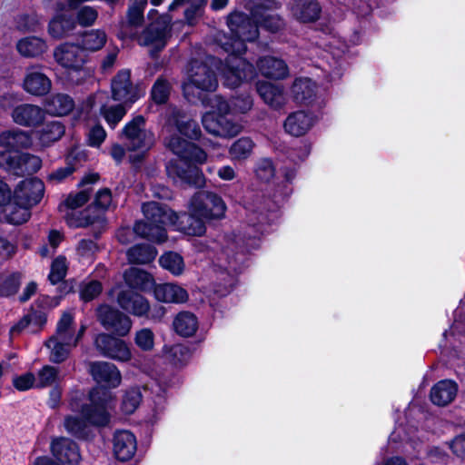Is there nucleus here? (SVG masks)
Segmentation results:
<instances>
[{
    "label": "nucleus",
    "instance_id": "19",
    "mask_svg": "<svg viewBox=\"0 0 465 465\" xmlns=\"http://www.w3.org/2000/svg\"><path fill=\"white\" fill-rule=\"evenodd\" d=\"M90 374L100 386L107 388H116L122 381V376L118 368L111 362L94 361L90 364Z\"/></svg>",
    "mask_w": 465,
    "mask_h": 465
},
{
    "label": "nucleus",
    "instance_id": "59",
    "mask_svg": "<svg viewBox=\"0 0 465 465\" xmlns=\"http://www.w3.org/2000/svg\"><path fill=\"white\" fill-rule=\"evenodd\" d=\"M98 13L96 9L91 6H84L77 12V21L83 26L92 25L97 19Z\"/></svg>",
    "mask_w": 465,
    "mask_h": 465
},
{
    "label": "nucleus",
    "instance_id": "62",
    "mask_svg": "<svg viewBox=\"0 0 465 465\" xmlns=\"http://www.w3.org/2000/svg\"><path fill=\"white\" fill-rule=\"evenodd\" d=\"M26 316H29L31 319L33 328L30 331L33 333L39 331L46 324L47 316L46 313L42 311H36L32 308L31 312H28Z\"/></svg>",
    "mask_w": 465,
    "mask_h": 465
},
{
    "label": "nucleus",
    "instance_id": "20",
    "mask_svg": "<svg viewBox=\"0 0 465 465\" xmlns=\"http://www.w3.org/2000/svg\"><path fill=\"white\" fill-rule=\"evenodd\" d=\"M54 57L60 65L73 71L82 70L85 63L82 47L75 45H60L54 49Z\"/></svg>",
    "mask_w": 465,
    "mask_h": 465
},
{
    "label": "nucleus",
    "instance_id": "52",
    "mask_svg": "<svg viewBox=\"0 0 465 465\" xmlns=\"http://www.w3.org/2000/svg\"><path fill=\"white\" fill-rule=\"evenodd\" d=\"M255 175L263 183H269L275 175V166L270 158H262L255 164Z\"/></svg>",
    "mask_w": 465,
    "mask_h": 465
},
{
    "label": "nucleus",
    "instance_id": "11",
    "mask_svg": "<svg viewBox=\"0 0 465 465\" xmlns=\"http://www.w3.org/2000/svg\"><path fill=\"white\" fill-rule=\"evenodd\" d=\"M96 318L107 331L119 337L126 336L132 327L130 318L118 309L107 304H100L96 308Z\"/></svg>",
    "mask_w": 465,
    "mask_h": 465
},
{
    "label": "nucleus",
    "instance_id": "8",
    "mask_svg": "<svg viewBox=\"0 0 465 465\" xmlns=\"http://www.w3.org/2000/svg\"><path fill=\"white\" fill-rule=\"evenodd\" d=\"M0 167L15 175L33 174L42 167V160L37 155L18 150L1 152Z\"/></svg>",
    "mask_w": 465,
    "mask_h": 465
},
{
    "label": "nucleus",
    "instance_id": "32",
    "mask_svg": "<svg viewBox=\"0 0 465 465\" xmlns=\"http://www.w3.org/2000/svg\"><path fill=\"white\" fill-rule=\"evenodd\" d=\"M154 298L165 303H183L188 300V292L183 287L174 283L154 284Z\"/></svg>",
    "mask_w": 465,
    "mask_h": 465
},
{
    "label": "nucleus",
    "instance_id": "49",
    "mask_svg": "<svg viewBox=\"0 0 465 465\" xmlns=\"http://www.w3.org/2000/svg\"><path fill=\"white\" fill-rule=\"evenodd\" d=\"M66 258L63 255L57 256L51 264L48 274V281L52 285H56L64 280L67 273Z\"/></svg>",
    "mask_w": 465,
    "mask_h": 465
},
{
    "label": "nucleus",
    "instance_id": "33",
    "mask_svg": "<svg viewBox=\"0 0 465 465\" xmlns=\"http://www.w3.org/2000/svg\"><path fill=\"white\" fill-rule=\"evenodd\" d=\"M45 109L51 116H66L74 112V99L65 94H57L45 100Z\"/></svg>",
    "mask_w": 465,
    "mask_h": 465
},
{
    "label": "nucleus",
    "instance_id": "43",
    "mask_svg": "<svg viewBox=\"0 0 465 465\" xmlns=\"http://www.w3.org/2000/svg\"><path fill=\"white\" fill-rule=\"evenodd\" d=\"M158 262L162 268L173 275H180L184 270L183 256L173 251L165 252L160 256Z\"/></svg>",
    "mask_w": 465,
    "mask_h": 465
},
{
    "label": "nucleus",
    "instance_id": "63",
    "mask_svg": "<svg viewBox=\"0 0 465 465\" xmlns=\"http://www.w3.org/2000/svg\"><path fill=\"white\" fill-rule=\"evenodd\" d=\"M106 137V132L100 124L92 127L89 133V145L92 147H99Z\"/></svg>",
    "mask_w": 465,
    "mask_h": 465
},
{
    "label": "nucleus",
    "instance_id": "2",
    "mask_svg": "<svg viewBox=\"0 0 465 465\" xmlns=\"http://www.w3.org/2000/svg\"><path fill=\"white\" fill-rule=\"evenodd\" d=\"M167 147L178 156L165 164L168 177L183 187H203L205 177L199 165L206 162V152L195 143L179 135H172Z\"/></svg>",
    "mask_w": 465,
    "mask_h": 465
},
{
    "label": "nucleus",
    "instance_id": "21",
    "mask_svg": "<svg viewBox=\"0 0 465 465\" xmlns=\"http://www.w3.org/2000/svg\"><path fill=\"white\" fill-rule=\"evenodd\" d=\"M318 94L317 83L309 77H297L291 86L293 101L301 105L312 106L316 101Z\"/></svg>",
    "mask_w": 465,
    "mask_h": 465
},
{
    "label": "nucleus",
    "instance_id": "60",
    "mask_svg": "<svg viewBox=\"0 0 465 465\" xmlns=\"http://www.w3.org/2000/svg\"><path fill=\"white\" fill-rule=\"evenodd\" d=\"M35 381L34 373L28 371L22 375L15 376L13 378V386L19 391H25L34 386Z\"/></svg>",
    "mask_w": 465,
    "mask_h": 465
},
{
    "label": "nucleus",
    "instance_id": "50",
    "mask_svg": "<svg viewBox=\"0 0 465 465\" xmlns=\"http://www.w3.org/2000/svg\"><path fill=\"white\" fill-rule=\"evenodd\" d=\"M21 285V273L12 272L0 282V297H11L17 293Z\"/></svg>",
    "mask_w": 465,
    "mask_h": 465
},
{
    "label": "nucleus",
    "instance_id": "51",
    "mask_svg": "<svg viewBox=\"0 0 465 465\" xmlns=\"http://www.w3.org/2000/svg\"><path fill=\"white\" fill-rule=\"evenodd\" d=\"M112 203V191L107 188L98 190L94 195V202L89 206L95 212L104 216V213L108 210Z\"/></svg>",
    "mask_w": 465,
    "mask_h": 465
},
{
    "label": "nucleus",
    "instance_id": "7",
    "mask_svg": "<svg viewBox=\"0 0 465 465\" xmlns=\"http://www.w3.org/2000/svg\"><path fill=\"white\" fill-rule=\"evenodd\" d=\"M112 392L107 388L97 386L89 392V403L81 406V415L94 427H104L110 422L108 404Z\"/></svg>",
    "mask_w": 465,
    "mask_h": 465
},
{
    "label": "nucleus",
    "instance_id": "34",
    "mask_svg": "<svg viewBox=\"0 0 465 465\" xmlns=\"http://www.w3.org/2000/svg\"><path fill=\"white\" fill-rule=\"evenodd\" d=\"M256 88L262 100L271 107L277 109L285 104L282 85L262 81L257 83Z\"/></svg>",
    "mask_w": 465,
    "mask_h": 465
},
{
    "label": "nucleus",
    "instance_id": "42",
    "mask_svg": "<svg viewBox=\"0 0 465 465\" xmlns=\"http://www.w3.org/2000/svg\"><path fill=\"white\" fill-rule=\"evenodd\" d=\"M10 211L5 214V221L9 224L21 225L31 217V207L22 204L20 201H12Z\"/></svg>",
    "mask_w": 465,
    "mask_h": 465
},
{
    "label": "nucleus",
    "instance_id": "14",
    "mask_svg": "<svg viewBox=\"0 0 465 465\" xmlns=\"http://www.w3.org/2000/svg\"><path fill=\"white\" fill-rule=\"evenodd\" d=\"M210 108L206 111L205 116H224L228 114H245L252 106V100L249 95L234 98L230 105L223 97L212 95L208 99Z\"/></svg>",
    "mask_w": 465,
    "mask_h": 465
},
{
    "label": "nucleus",
    "instance_id": "24",
    "mask_svg": "<svg viewBox=\"0 0 465 465\" xmlns=\"http://www.w3.org/2000/svg\"><path fill=\"white\" fill-rule=\"evenodd\" d=\"M104 222V216L95 213L89 205L85 209L72 215L67 221L68 224L74 228H86L92 226L89 234L92 235L94 240L100 239L103 230L94 225L97 223Z\"/></svg>",
    "mask_w": 465,
    "mask_h": 465
},
{
    "label": "nucleus",
    "instance_id": "6",
    "mask_svg": "<svg viewBox=\"0 0 465 465\" xmlns=\"http://www.w3.org/2000/svg\"><path fill=\"white\" fill-rule=\"evenodd\" d=\"M111 89L113 98L122 104L109 108L102 107L104 116H124L126 114L125 106L134 103L142 94L140 89L133 84L129 69H122L113 77Z\"/></svg>",
    "mask_w": 465,
    "mask_h": 465
},
{
    "label": "nucleus",
    "instance_id": "37",
    "mask_svg": "<svg viewBox=\"0 0 465 465\" xmlns=\"http://www.w3.org/2000/svg\"><path fill=\"white\" fill-rule=\"evenodd\" d=\"M198 319L191 312H180L173 322L174 331L181 337L188 338L195 334L198 330Z\"/></svg>",
    "mask_w": 465,
    "mask_h": 465
},
{
    "label": "nucleus",
    "instance_id": "9",
    "mask_svg": "<svg viewBox=\"0 0 465 465\" xmlns=\"http://www.w3.org/2000/svg\"><path fill=\"white\" fill-rule=\"evenodd\" d=\"M191 207L207 222L222 220L225 216L227 206L223 197L211 191L196 193L191 201Z\"/></svg>",
    "mask_w": 465,
    "mask_h": 465
},
{
    "label": "nucleus",
    "instance_id": "10",
    "mask_svg": "<svg viewBox=\"0 0 465 465\" xmlns=\"http://www.w3.org/2000/svg\"><path fill=\"white\" fill-rule=\"evenodd\" d=\"M45 118H13L14 122L23 126H36L35 138L44 147H49L59 141L65 133V126L58 121L43 124Z\"/></svg>",
    "mask_w": 465,
    "mask_h": 465
},
{
    "label": "nucleus",
    "instance_id": "55",
    "mask_svg": "<svg viewBox=\"0 0 465 465\" xmlns=\"http://www.w3.org/2000/svg\"><path fill=\"white\" fill-rule=\"evenodd\" d=\"M134 342L143 351H149L154 345V334L151 329L143 328L135 333Z\"/></svg>",
    "mask_w": 465,
    "mask_h": 465
},
{
    "label": "nucleus",
    "instance_id": "64",
    "mask_svg": "<svg viewBox=\"0 0 465 465\" xmlns=\"http://www.w3.org/2000/svg\"><path fill=\"white\" fill-rule=\"evenodd\" d=\"M41 108L29 104H22L14 108L12 116H39Z\"/></svg>",
    "mask_w": 465,
    "mask_h": 465
},
{
    "label": "nucleus",
    "instance_id": "13",
    "mask_svg": "<svg viewBox=\"0 0 465 465\" xmlns=\"http://www.w3.org/2000/svg\"><path fill=\"white\" fill-rule=\"evenodd\" d=\"M170 31V19L167 16H161L151 23L135 39L138 40L139 45L152 47L153 51L151 52L153 55L154 52L157 53L164 48Z\"/></svg>",
    "mask_w": 465,
    "mask_h": 465
},
{
    "label": "nucleus",
    "instance_id": "57",
    "mask_svg": "<svg viewBox=\"0 0 465 465\" xmlns=\"http://www.w3.org/2000/svg\"><path fill=\"white\" fill-rule=\"evenodd\" d=\"M170 94V84L164 79L159 78L152 88V97L157 104L164 103Z\"/></svg>",
    "mask_w": 465,
    "mask_h": 465
},
{
    "label": "nucleus",
    "instance_id": "46",
    "mask_svg": "<svg viewBox=\"0 0 465 465\" xmlns=\"http://www.w3.org/2000/svg\"><path fill=\"white\" fill-rule=\"evenodd\" d=\"M253 146L254 143L251 138L241 137L231 145L229 153L232 159L243 160L251 155Z\"/></svg>",
    "mask_w": 465,
    "mask_h": 465
},
{
    "label": "nucleus",
    "instance_id": "38",
    "mask_svg": "<svg viewBox=\"0 0 465 465\" xmlns=\"http://www.w3.org/2000/svg\"><path fill=\"white\" fill-rule=\"evenodd\" d=\"M64 426L69 434L78 440H87L92 437L89 421L83 416L67 415L64 418Z\"/></svg>",
    "mask_w": 465,
    "mask_h": 465
},
{
    "label": "nucleus",
    "instance_id": "56",
    "mask_svg": "<svg viewBox=\"0 0 465 465\" xmlns=\"http://www.w3.org/2000/svg\"><path fill=\"white\" fill-rule=\"evenodd\" d=\"M104 98H105V95L103 93H97L94 95H90L80 105H78V106L75 105L74 112L77 114H88L91 113L92 109L97 103L101 105V108L104 107L102 104ZM101 114H103V116H104V114L102 112H101Z\"/></svg>",
    "mask_w": 465,
    "mask_h": 465
},
{
    "label": "nucleus",
    "instance_id": "5",
    "mask_svg": "<svg viewBox=\"0 0 465 465\" xmlns=\"http://www.w3.org/2000/svg\"><path fill=\"white\" fill-rule=\"evenodd\" d=\"M262 234L263 225L258 223L246 224L235 235L233 242L223 250L229 271L242 273L250 265L252 252L260 248Z\"/></svg>",
    "mask_w": 465,
    "mask_h": 465
},
{
    "label": "nucleus",
    "instance_id": "12",
    "mask_svg": "<svg viewBox=\"0 0 465 465\" xmlns=\"http://www.w3.org/2000/svg\"><path fill=\"white\" fill-rule=\"evenodd\" d=\"M94 346L100 355L120 362H127L132 359L128 344L114 333H99L94 339Z\"/></svg>",
    "mask_w": 465,
    "mask_h": 465
},
{
    "label": "nucleus",
    "instance_id": "17",
    "mask_svg": "<svg viewBox=\"0 0 465 465\" xmlns=\"http://www.w3.org/2000/svg\"><path fill=\"white\" fill-rule=\"evenodd\" d=\"M177 218L173 219V226L175 230L190 236H202L206 232L205 218L191 207V212L176 213Z\"/></svg>",
    "mask_w": 465,
    "mask_h": 465
},
{
    "label": "nucleus",
    "instance_id": "1",
    "mask_svg": "<svg viewBox=\"0 0 465 465\" xmlns=\"http://www.w3.org/2000/svg\"><path fill=\"white\" fill-rule=\"evenodd\" d=\"M227 25L232 34L231 37L218 34L216 41L229 54L223 68L224 84L236 88L255 75L253 65L240 55L246 51L245 42L254 41L259 31L256 20L239 11L232 12L228 15Z\"/></svg>",
    "mask_w": 465,
    "mask_h": 465
},
{
    "label": "nucleus",
    "instance_id": "35",
    "mask_svg": "<svg viewBox=\"0 0 465 465\" xmlns=\"http://www.w3.org/2000/svg\"><path fill=\"white\" fill-rule=\"evenodd\" d=\"M82 160H84V153L79 152L76 149H71L65 155L66 165L64 167H59L49 173L47 180L62 183L76 171L77 163L81 162Z\"/></svg>",
    "mask_w": 465,
    "mask_h": 465
},
{
    "label": "nucleus",
    "instance_id": "30",
    "mask_svg": "<svg viewBox=\"0 0 465 465\" xmlns=\"http://www.w3.org/2000/svg\"><path fill=\"white\" fill-rule=\"evenodd\" d=\"M257 68L266 78L282 80L289 76V67L286 63L273 56H264L256 63Z\"/></svg>",
    "mask_w": 465,
    "mask_h": 465
},
{
    "label": "nucleus",
    "instance_id": "22",
    "mask_svg": "<svg viewBox=\"0 0 465 465\" xmlns=\"http://www.w3.org/2000/svg\"><path fill=\"white\" fill-rule=\"evenodd\" d=\"M117 302L124 311L138 318H143L149 312V301L133 290L119 292Z\"/></svg>",
    "mask_w": 465,
    "mask_h": 465
},
{
    "label": "nucleus",
    "instance_id": "39",
    "mask_svg": "<svg viewBox=\"0 0 465 465\" xmlns=\"http://www.w3.org/2000/svg\"><path fill=\"white\" fill-rule=\"evenodd\" d=\"M75 26V21L72 16L61 15L51 20L48 26V32L52 37L61 39L72 35Z\"/></svg>",
    "mask_w": 465,
    "mask_h": 465
},
{
    "label": "nucleus",
    "instance_id": "45",
    "mask_svg": "<svg viewBox=\"0 0 465 465\" xmlns=\"http://www.w3.org/2000/svg\"><path fill=\"white\" fill-rule=\"evenodd\" d=\"M181 118H168L173 120L179 134L190 140H199L202 134L201 128L194 118H187V121H180Z\"/></svg>",
    "mask_w": 465,
    "mask_h": 465
},
{
    "label": "nucleus",
    "instance_id": "47",
    "mask_svg": "<svg viewBox=\"0 0 465 465\" xmlns=\"http://www.w3.org/2000/svg\"><path fill=\"white\" fill-rule=\"evenodd\" d=\"M143 395L138 388H131L125 391L121 403V411L127 415L133 414L139 407Z\"/></svg>",
    "mask_w": 465,
    "mask_h": 465
},
{
    "label": "nucleus",
    "instance_id": "28",
    "mask_svg": "<svg viewBox=\"0 0 465 465\" xmlns=\"http://www.w3.org/2000/svg\"><path fill=\"white\" fill-rule=\"evenodd\" d=\"M52 82L48 76L36 67L27 69L24 79V89L36 96H42L49 93Z\"/></svg>",
    "mask_w": 465,
    "mask_h": 465
},
{
    "label": "nucleus",
    "instance_id": "40",
    "mask_svg": "<svg viewBox=\"0 0 465 465\" xmlns=\"http://www.w3.org/2000/svg\"><path fill=\"white\" fill-rule=\"evenodd\" d=\"M16 48L19 54L25 57H36L46 51L47 45L42 38L28 36L19 40Z\"/></svg>",
    "mask_w": 465,
    "mask_h": 465
},
{
    "label": "nucleus",
    "instance_id": "58",
    "mask_svg": "<svg viewBox=\"0 0 465 465\" xmlns=\"http://www.w3.org/2000/svg\"><path fill=\"white\" fill-rule=\"evenodd\" d=\"M58 375V371L56 368L45 365L38 372V381L40 387H47L52 385Z\"/></svg>",
    "mask_w": 465,
    "mask_h": 465
},
{
    "label": "nucleus",
    "instance_id": "27",
    "mask_svg": "<svg viewBox=\"0 0 465 465\" xmlns=\"http://www.w3.org/2000/svg\"><path fill=\"white\" fill-rule=\"evenodd\" d=\"M204 130L216 137H233L242 129V126L232 121V118H201Z\"/></svg>",
    "mask_w": 465,
    "mask_h": 465
},
{
    "label": "nucleus",
    "instance_id": "61",
    "mask_svg": "<svg viewBox=\"0 0 465 465\" xmlns=\"http://www.w3.org/2000/svg\"><path fill=\"white\" fill-rule=\"evenodd\" d=\"M14 145L28 148L33 143L32 135L25 131L16 130L8 133Z\"/></svg>",
    "mask_w": 465,
    "mask_h": 465
},
{
    "label": "nucleus",
    "instance_id": "18",
    "mask_svg": "<svg viewBox=\"0 0 465 465\" xmlns=\"http://www.w3.org/2000/svg\"><path fill=\"white\" fill-rule=\"evenodd\" d=\"M53 456L61 463L76 465L81 460L78 444L65 437L54 439L50 445Z\"/></svg>",
    "mask_w": 465,
    "mask_h": 465
},
{
    "label": "nucleus",
    "instance_id": "26",
    "mask_svg": "<svg viewBox=\"0 0 465 465\" xmlns=\"http://www.w3.org/2000/svg\"><path fill=\"white\" fill-rule=\"evenodd\" d=\"M147 118H132L123 128V134L128 140V150H148L149 145L145 142L146 132L143 128Z\"/></svg>",
    "mask_w": 465,
    "mask_h": 465
},
{
    "label": "nucleus",
    "instance_id": "25",
    "mask_svg": "<svg viewBox=\"0 0 465 465\" xmlns=\"http://www.w3.org/2000/svg\"><path fill=\"white\" fill-rule=\"evenodd\" d=\"M292 16L301 23H312L320 18L322 6L318 0H292L289 5Z\"/></svg>",
    "mask_w": 465,
    "mask_h": 465
},
{
    "label": "nucleus",
    "instance_id": "44",
    "mask_svg": "<svg viewBox=\"0 0 465 465\" xmlns=\"http://www.w3.org/2000/svg\"><path fill=\"white\" fill-rule=\"evenodd\" d=\"M316 119L317 118H285L283 128L287 134L300 137L304 135L312 128Z\"/></svg>",
    "mask_w": 465,
    "mask_h": 465
},
{
    "label": "nucleus",
    "instance_id": "54",
    "mask_svg": "<svg viewBox=\"0 0 465 465\" xmlns=\"http://www.w3.org/2000/svg\"><path fill=\"white\" fill-rule=\"evenodd\" d=\"M92 191L91 188H87L75 193H69L64 200V205L71 210L84 206L90 200Z\"/></svg>",
    "mask_w": 465,
    "mask_h": 465
},
{
    "label": "nucleus",
    "instance_id": "15",
    "mask_svg": "<svg viewBox=\"0 0 465 465\" xmlns=\"http://www.w3.org/2000/svg\"><path fill=\"white\" fill-rule=\"evenodd\" d=\"M45 183L38 177L26 178L21 181L15 188V201H20L22 204L34 207L44 197Z\"/></svg>",
    "mask_w": 465,
    "mask_h": 465
},
{
    "label": "nucleus",
    "instance_id": "4",
    "mask_svg": "<svg viewBox=\"0 0 465 465\" xmlns=\"http://www.w3.org/2000/svg\"><path fill=\"white\" fill-rule=\"evenodd\" d=\"M142 212L144 220L134 223V233L151 242L163 243L166 242L168 238L166 226L173 225V219L177 218L176 212L167 204L157 202L143 203Z\"/></svg>",
    "mask_w": 465,
    "mask_h": 465
},
{
    "label": "nucleus",
    "instance_id": "53",
    "mask_svg": "<svg viewBox=\"0 0 465 465\" xmlns=\"http://www.w3.org/2000/svg\"><path fill=\"white\" fill-rule=\"evenodd\" d=\"M103 292V284L98 280H92L81 286L79 298L87 303L96 299Z\"/></svg>",
    "mask_w": 465,
    "mask_h": 465
},
{
    "label": "nucleus",
    "instance_id": "23",
    "mask_svg": "<svg viewBox=\"0 0 465 465\" xmlns=\"http://www.w3.org/2000/svg\"><path fill=\"white\" fill-rule=\"evenodd\" d=\"M113 450L116 460L128 461L133 459L137 450L135 435L130 430H117L114 434Z\"/></svg>",
    "mask_w": 465,
    "mask_h": 465
},
{
    "label": "nucleus",
    "instance_id": "16",
    "mask_svg": "<svg viewBox=\"0 0 465 465\" xmlns=\"http://www.w3.org/2000/svg\"><path fill=\"white\" fill-rule=\"evenodd\" d=\"M148 0H131L126 12V19L121 23L119 36L134 39L138 37V29L143 24V11Z\"/></svg>",
    "mask_w": 465,
    "mask_h": 465
},
{
    "label": "nucleus",
    "instance_id": "48",
    "mask_svg": "<svg viewBox=\"0 0 465 465\" xmlns=\"http://www.w3.org/2000/svg\"><path fill=\"white\" fill-rule=\"evenodd\" d=\"M45 346L52 348L50 354V361L54 363L60 364L66 361L69 356L70 350L64 342L58 341L55 337H51L46 342Z\"/></svg>",
    "mask_w": 465,
    "mask_h": 465
},
{
    "label": "nucleus",
    "instance_id": "3",
    "mask_svg": "<svg viewBox=\"0 0 465 465\" xmlns=\"http://www.w3.org/2000/svg\"><path fill=\"white\" fill-rule=\"evenodd\" d=\"M214 58L209 56L205 61L193 59L190 62L187 81L183 84V94L191 104L201 103L205 108H210L208 99L212 95L204 93L213 92L218 86V80L213 64Z\"/></svg>",
    "mask_w": 465,
    "mask_h": 465
},
{
    "label": "nucleus",
    "instance_id": "31",
    "mask_svg": "<svg viewBox=\"0 0 465 465\" xmlns=\"http://www.w3.org/2000/svg\"><path fill=\"white\" fill-rule=\"evenodd\" d=\"M458 384L452 380H441L435 383L430 391L431 402L437 406H446L454 401Z\"/></svg>",
    "mask_w": 465,
    "mask_h": 465
},
{
    "label": "nucleus",
    "instance_id": "36",
    "mask_svg": "<svg viewBox=\"0 0 465 465\" xmlns=\"http://www.w3.org/2000/svg\"><path fill=\"white\" fill-rule=\"evenodd\" d=\"M157 253L153 244L136 243L127 250L126 257L130 264H148L155 259Z\"/></svg>",
    "mask_w": 465,
    "mask_h": 465
},
{
    "label": "nucleus",
    "instance_id": "41",
    "mask_svg": "<svg viewBox=\"0 0 465 465\" xmlns=\"http://www.w3.org/2000/svg\"><path fill=\"white\" fill-rule=\"evenodd\" d=\"M107 42V35L100 29L85 31L82 35L81 47L88 52H96L102 49Z\"/></svg>",
    "mask_w": 465,
    "mask_h": 465
},
{
    "label": "nucleus",
    "instance_id": "29",
    "mask_svg": "<svg viewBox=\"0 0 465 465\" xmlns=\"http://www.w3.org/2000/svg\"><path fill=\"white\" fill-rule=\"evenodd\" d=\"M124 280L129 287L128 290L134 292H151L155 284L153 275L147 271L136 267H130L124 272Z\"/></svg>",
    "mask_w": 465,
    "mask_h": 465
}]
</instances>
